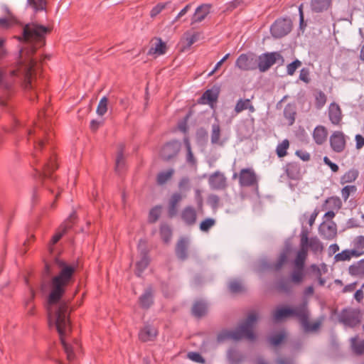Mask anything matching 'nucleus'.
Wrapping results in <instances>:
<instances>
[{
	"instance_id": "1",
	"label": "nucleus",
	"mask_w": 364,
	"mask_h": 364,
	"mask_svg": "<svg viewBox=\"0 0 364 364\" xmlns=\"http://www.w3.org/2000/svg\"><path fill=\"white\" fill-rule=\"evenodd\" d=\"M48 28L36 23L25 25L22 37L18 39L23 41V46L14 57V62L9 66L0 67V106L6 107L7 100L15 92L14 84L18 82L24 89L33 87V68L36 60L33 58L36 50L44 44Z\"/></svg>"
},
{
	"instance_id": "2",
	"label": "nucleus",
	"mask_w": 364,
	"mask_h": 364,
	"mask_svg": "<svg viewBox=\"0 0 364 364\" xmlns=\"http://www.w3.org/2000/svg\"><path fill=\"white\" fill-rule=\"evenodd\" d=\"M273 316L276 321H282L288 317L297 318L305 332L316 331L320 326L319 322H315L311 324L310 323L309 320L311 317V311L306 300L302 301L296 307H278L274 311Z\"/></svg>"
},
{
	"instance_id": "3",
	"label": "nucleus",
	"mask_w": 364,
	"mask_h": 364,
	"mask_svg": "<svg viewBox=\"0 0 364 364\" xmlns=\"http://www.w3.org/2000/svg\"><path fill=\"white\" fill-rule=\"evenodd\" d=\"M56 262L60 267V271L50 281V292L48 297L49 304H55L61 299L65 292L66 286L72 280L75 272L74 265L68 264L60 259H56Z\"/></svg>"
},
{
	"instance_id": "4",
	"label": "nucleus",
	"mask_w": 364,
	"mask_h": 364,
	"mask_svg": "<svg viewBox=\"0 0 364 364\" xmlns=\"http://www.w3.org/2000/svg\"><path fill=\"white\" fill-rule=\"evenodd\" d=\"M55 327L60 336V338L67 354L68 358L71 360L74 358L73 347L65 342L64 336L68 331L70 330L68 307L66 304H60L55 312Z\"/></svg>"
},
{
	"instance_id": "5",
	"label": "nucleus",
	"mask_w": 364,
	"mask_h": 364,
	"mask_svg": "<svg viewBox=\"0 0 364 364\" xmlns=\"http://www.w3.org/2000/svg\"><path fill=\"white\" fill-rule=\"evenodd\" d=\"M257 315L256 314H250L247 319L241 323L236 330H223L218 334L217 340L218 342H223L228 339L239 340L242 336L248 339L255 338V334L253 331V323L257 321Z\"/></svg>"
},
{
	"instance_id": "6",
	"label": "nucleus",
	"mask_w": 364,
	"mask_h": 364,
	"mask_svg": "<svg viewBox=\"0 0 364 364\" xmlns=\"http://www.w3.org/2000/svg\"><path fill=\"white\" fill-rule=\"evenodd\" d=\"M338 320L346 327L355 328L361 321L360 312L355 309H344L341 311Z\"/></svg>"
},
{
	"instance_id": "7",
	"label": "nucleus",
	"mask_w": 364,
	"mask_h": 364,
	"mask_svg": "<svg viewBox=\"0 0 364 364\" xmlns=\"http://www.w3.org/2000/svg\"><path fill=\"white\" fill-rule=\"evenodd\" d=\"M279 60L282 63L284 61L283 56L278 51L264 53L257 58V68L260 72H265Z\"/></svg>"
},
{
	"instance_id": "8",
	"label": "nucleus",
	"mask_w": 364,
	"mask_h": 364,
	"mask_svg": "<svg viewBox=\"0 0 364 364\" xmlns=\"http://www.w3.org/2000/svg\"><path fill=\"white\" fill-rule=\"evenodd\" d=\"M44 159L41 163L40 167L35 168L37 174L42 178H50L54 180L50 175V172L57 168V165L54 157L49 155L48 153H43Z\"/></svg>"
},
{
	"instance_id": "9",
	"label": "nucleus",
	"mask_w": 364,
	"mask_h": 364,
	"mask_svg": "<svg viewBox=\"0 0 364 364\" xmlns=\"http://www.w3.org/2000/svg\"><path fill=\"white\" fill-rule=\"evenodd\" d=\"M239 184L241 187H254L258 191V178L252 168H242L240 171Z\"/></svg>"
},
{
	"instance_id": "10",
	"label": "nucleus",
	"mask_w": 364,
	"mask_h": 364,
	"mask_svg": "<svg viewBox=\"0 0 364 364\" xmlns=\"http://www.w3.org/2000/svg\"><path fill=\"white\" fill-rule=\"evenodd\" d=\"M291 30V22L287 18H278L270 27V33L274 38H280L287 36Z\"/></svg>"
},
{
	"instance_id": "11",
	"label": "nucleus",
	"mask_w": 364,
	"mask_h": 364,
	"mask_svg": "<svg viewBox=\"0 0 364 364\" xmlns=\"http://www.w3.org/2000/svg\"><path fill=\"white\" fill-rule=\"evenodd\" d=\"M257 58L252 53H242L235 61V66L241 70H254L257 69Z\"/></svg>"
},
{
	"instance_id": "12",
	"label": "nucleus",
	"mask_w": 364,
	"mask_h": 364,
	"mask_svg": "<svg viewBox=\"0 0 364 364\" xmlns=\"http://www.w3.org/2000/svg\"><path fill=\"white\" fill-rule=\"evenodd\" d=\"M181 146V142L178 140L167 142L161 149V158L166 161L175 158L180 151Z\"/></svg>"
},
{
	"instance_id": "13",
	"label": "nucleus",
	"mask_w": 364,
	"mask_h": 364,
	"mask_svg": "<svg viewBox=\"0 0 364 364\" xmlns=\"http://www.w3.org/2000/svg\"><path fill=\"white\" fill-rule=\"evenodd\" d=\"M329 142L330 146L334 152L341 153L346 148V136L341 131H335L331 135Z\"/></svg>"
},
{
	"instance_id": "14",
	"label": "nucleus",
	"mask_w": 364,
	"mask_h": 364,
	"mask_svg": "<svg viewBox=\"0 0 364 364\" xmlns=\"http://www.w3.org/2000/svg\"><path fill=\"white\" fill-rule=\"evenodd\" d=\"M157 335V329L149 322H146L139 331V338L142 342L153 341Z\"/></svg>"
},
{
	"instance_id": "15",
	"label": "nucleus",
	"mask_w": 364,
	"mask_h": 364,
	"mask_svg": "<svg viewBox=\"0 0 364 364\" xmlns=\"http://www.w3.org/2000/svg\"><path fill=\"white\" fill-rule=\"evenodd\" d=\"M182 222L187 226H193L197 221V211L192 205L185 206L180 214Z\"/></svg>"
},
{
	"instance_id": "16",
	"label": "nucleus",
	"mask_w": 364,
	"mask_h": 364,
	"mask_svg": "<svg viewBox=\"0 0 364 364\" xmlns=\"http://www.w3.org/2000/svg\"><path fill=\"white\" fill-rule=\"evenodd\" d=\"M211 8L210 4H203L198 6L192 16L191 24L193 25L203 21L210 13Z\"/></svg>"
},
{
	"instance_id": "17",
	"label": "nucleus",
	"mask_w": 364,
	"mask_h": 364,
	"mask_svg": "<svg viewBox=\"0 0 364 364\" xmlns=\"http://www.w3.org/2000/svg\"><path fill=\"white\" fill-rule=\"evenodd\" d=\"M283 170L290 180L297 181L301 178V167L298 162L291 161L283 166Z\"/></svg>"
},
{
	"instance_id": "18",
	"label": "nucleus",
	"mask_w": 364,
	"mask_h": 364,
	"mask_svg": "<svg viewBox=\"0 0 364 364\" xmlns=\"http://www.w3.org/2000/svg\"><path fill=\"white\" fill-rule=\"evenodd\" d=\"M183 200V196L178 192L173 193L168 200V215L170 218L176 217L178 212V203Z\"/></svg>"
},
{
	"instance_id": "19",
	"label": "nucleus",
	"mask_w": 364,
	"mask_h": 364,
	"mask_svg": "<svg viewBox=\"0 0 364 364\" xmlns=\"http://www.w3.org/2000/svg\"><path fill=\"white\" fill-rule=\"evenodd\" d=\"M328 119L333 125H339L342 120V112L339 105L331 102L328 109Z\"/></svg>"
},
{
	"instance_id": "20",
	"label": "nucleus",
	"mask_w": 364,
	"mask_h": 364,
	"mask_svg": "<svg viewBox=\"0 0 364 364\" xmlns=\"http://www.w3.org/2000/svg\"><path fill=\"white\" fill-rule=\"evenodd\" d=\"M209 183L212 189L221 190L225 188L226 178L223 173L215 171L209 178Z\"/></svg>"
},
{
	"instance_id": "21",
	"label": "nucleus",
	"mask_w": 364,
	"mask_h": 364,
	"mask_svg": "<svg viewBox=\"0 0 364 364\" xmlns=\"http://www.w3.org/2000/svg\"><path fill=\"white\" fill-rule=\"evenodd\" d=\"M141 259L136 263L135 274L138 277H141L144 271L147 268L150 263V258L146 249L141 250Z\"/></svg>"
},
{
	"instance_id": "22",
	"label": "nucleus",
	"mask_w": 364,
	"mask_h": 364,
	"mask_svg": "<svg viewBox=\"0 0 364 364\" xmlns=\"http://www.w3.org/2000/svg\"><path fill=\"white\" fill-rule=\"evenodd\" d=\"M139 301L140 306L144 309H149L154 304V292L151 287L145 289L139 296Z\"/></svg>"
},
{
	"instance_id": "23",
	"label": "nucleus",
	"mask_w": 364,
	"mask_h": 364,
	"mask_svg": "<svg viewBox=\"0 0 364 364\" xmlns=\"http://www.w3.org/2000/svg\"><path fill=\"white\" fill-rule=\"evenodd\" d=\"M320 234L323 238L331 240L334 238L337 234V228L335 223L330 224L323 223L319 228Z\"/></svg>"
},
{
	"instance_id": "24",
	"label": "nucleus",
	"mask_w": 364,
	"mask_h": 364,
	"mask_svg": "<svg viewBox=\"0 0 364 364\" xmlns=\"http://www.w3.org/2000/svg\"><path fill=\"white\" fill-rule=\"evenodd\" d=\"M328 136L326 128L322 125L316 126L313 132L312 137L314 142L318 145H321L326 142Z\"/></svg>"
},
{
	"instance_id": "25",
	"label": "nucleus",
	"mask_w": 364,
	"mask_h": 364,
	"mask_svg": "<svg viewBox=\"0 0 364 364\" xmlns=\"http://www.w3.org/2000/svg\"><path fill=\"white\" fill-rule=\"evenodd\" d=\"M191 311L192 314L198 318L205 316L208 312L207 302L202 299L196 301L193 305Z\"/></svg>"
},
{
	"instance_id": "26",
	"label": "nucleus",
	"mask_w": 364,
	"mask_h": 364,
	"mask_svg": "<svg viewBox=\"0 0 364 364\" xmlns=\"http://www.w3.org/2000/svg\"><path fill=\"white\" fill-rule=\"evenodd\" d=\"M124 145L123 144H120L118 146V151L115 159V171L119 174L126 167V160L124 155Z\"/></svg>"
},
{
	"instance_id": "27",
	"label": "nucleus",
	"mask_w": 364,
	"mask_h": 364,
	"mask_svg": "<svg viewBox=\"0 0 364 364\" xmlns=\"http://www.w3.org/2000/svg\"><path fill=\"white\" fill-rule=\"evenodd\" d=\"M210 141L212 144H216L223 146L226 142V139H220V127L218 122H215L211 126Z\"/></svg>"
},
{
	"instance_id": "28",
	"label": "nucleus",
	"mask_w": 364,
	"mask_h": 364,
	"mask_svg": "<svg viewBox=\"0 0 364 364\" xmlns=\"http://www.w3.org/2000/svg\"><path fill=\"white\" fill-rule=\"evenodd\" d=\"M188 246V240L186 238H181L177 242L176 247V254L180 259L185 260L187 258Z\"/></svg>"
},
{
	"instance_id": "29",
	"label": "nucleus",
	"mask_w": 364,
	"mask_h": 364,
	"mask_svg": "<svg viewBox=\"0 0 364 364\" xmlns=\"http://www.w3.org/2000/svg\"><path fill=\"white\" fill-rule=\"evenodd\" d=\"M331 0H311L310 3L312 11L321 13L326 11L331 6Z\"/></svg>"
},
{
	"instance_id": "30",
	"label": "nucleus",
	"mask_w": 364,
	"mask_h": 364,
	"mask_svg": "<svg viewBox=\"0 0 364 364\" xmlns=\"http://www.w3.org/2000/svg\"><path fill=\"white\" fill-rule=\"evenodd\" d=\"M284 117L287 120L289 125H292L295 122L296 114V105L294 103H288L283 110Z\"/></svg>"
},
{
	"instance_id": "31",
	"label": "nucleus",
	"mask_w": 364,
	"mask_h": 364,
	"mask_svg": "<svg viewBox=\"0 0 364 364\" xmlns=\"http://www.w3.org/2000/svg\"><path fill=\"white\" fill-rule=\"evenodd\" d=\"M26 7L31 8L34 14L46 11V0H27Z\"/></svg>"
},
{
	"instance_id": "32",
	"label": "nucleus",
	"mask_w": 364,
	"mask_h": 364,
	"mask_svg": "<svg viewBox=\"0 0 364 364\" xmlns=\"http://www.w3.org/2000/svg\"><path fill=\"white\" fill-rule=\"evenodd\" d=\"M348 273L351 276L364 277V258L350 265Z\"/></svg>"
},
{
	"instance_id": "33",
	"label": "nucleus",
	"mask_w": 364,
	"mask_h": 364,
	"mask_svg": "<svg viewBox=\"0 0 364 364\" xmlns=\"http://www.w3.org/2000/svg\"><path fill=\"white\" fill-rule=\"evenodd\" d=\"M359 176V171L356 168H350L346 171L340 179L341 184H346L354 182Z\"/></svg>"
},
{
	"instance_id": "34",
	"label": "nucleus",
	"mask_w": 364,
	"mask_h": 364,
	"mask_svg": "<svg viewBox=\"0 0 364 364\" xmlns=\"http://www.w3.org/2000/svg\"><path fill=\"white\" fill-rule=\"evenodd\" d=\"M160 235L164 243H168L172 237V229L167 223H162L160 226Z\"/></svg>"
},
{
	"instance_id": "35",
	"label": "nucleus",
	"mask_w": 364,
	"mask_h": 364,
	"mask_svg": "<svg viewBox=\"0 0 364 364\" xmlns=\"http://www.w3.org/2000/svg\"><path fill=\"white\" fill-rule=\"evenodd\" d=\"M351 348L357 355L364 353V340L358 341V336L350 338Z\"/></svg>"
},
{
	"instance_id": "36",
	"label": "nucleus",
	"mask_w": 364,
	"mask_h": 364,
	"mask_svg": "<svg viewBox=\"0 0 364 364\" xmlns=\"http://www.w3.org/2000/svg\"><path fill=\"white\" fill-rule=\"evenodd\" d=\"M289 146V141L287 139L279 143L276 147V154L279 158H282L287 154V149Z\"/></svg>"
},
{
	"instance_id": "37",
	"label": "nucleus",
	"mask_w": 364,
	"mask_h": 364,
	"mask_svg": "<svg viewBox=\"0 0 364 364\" xmlns=\"http://www.w3.org/2000/svg\"><path fill=\"white\" fill-rule=\"evenodd\" d=\"M286 337V333L284 330L273 333L269 338L270 343L274 346H279Z\"/></svg>"
},
{
	"instance_id": "38",
	"label": "nucleus",
	"mask_w": 364,
	"mask_h": 364,
	"mask_svg": "<svg viewBox=\"0 0 364 364\" xmlns=\"http://www.w3.org/2000/svg\"><path fill=\"white\" fill-rule=\"evenodd\" d=\"M162 206L160 205H156L153 207L149 213V217H148V221L149 223H156L160 215H161V210Z\"/></svg>"
},
{
	"instance_id": "39",
	"label": "nucleus",
	"mask_w": 364,
	"mask_h": 364,
	"mask_svg": "<svg viewBox=\"0 0 364 364\" xmlns=\"http://www.w3.org/2000/svg\"><path fill=\"white\" fill-rule=\"evenodd\" d=\"M245 6L244 0H232L225 4L224 11L230 12L236 9H241Z\"/></svg>"
},
{
	"instance_id": "40",
	"label": "nucleus",
	"mask_w": 364,
	"mask_h": 364,
	"mask_svg": "<svg viewBox=\"0 0 364 364\" xmlns=\"http://www.w3.org/2000/svg\"><path fill=\"white\" fill-rule=\"evenodd\" d=\"M173 173L174 170L173 168L159 172L157 175V183L160 185L165 184Z\"/></svg>"
},
{
	"instance_id": "41",
	"label": "nucleus",
	"mask_w": 364,
	"mask_h": 364,
	"mask_svg": "<svg viewBox=\"0 0 364 364\" xmlns=\"http://www.w3.org/2000/svg\"><path fill=\"white\" fill-rule=\"evenodd\" d=\"M34 152L33 157L36 162L39 161L40 154L42 153L46 141L43 139H38L34 141Z\"/></svg>"
},
{
	"instance_id": "42",
	"label": "nucleus",
	"mask_w": 364,
	"mask_h": 364,
	"mask_svg": "<svg viewBox=\"0 0 364 364\" xmlns=\"http://www.w3.org/2000/svg\"><path fill=\"white\" fill-rule=\"evenodd\" d=\"M309 247L314 253L321 252L323 249V244L316 237H312L309 239Z\"/></svg>"
},
{
	"instance_id": "43",
	"label": "nucleus",
	"mask_w": 364,
	"mask_h": 364,
	"mask_svg": "<svg viewBox=\"0 0 364 364\" xmlns=\"http://www.w3.org/2000/svg\"><path fill=\"white\" fill-rule=\"evenodd\" d=\"M305 277L304 269L295 268L291 273V280L295 284H300Z\"/></svg>"
},
{
	"instance_id": "44",
	"label": "nucleus",
	"mask_w": 364,
	"mask_h": 364,
	"mask_svg": "<svg viewBox=\"0 0 364 364\" xmlns=\"http://www.w3.org/2000/svg\"><path fill=\"white\" fill-rule=\"evenodd\" d=\"M227 358L232 364L238 363L241 361V356L235 348H230L227 352Z\"/></svg>"
},
{
	"instance_id": "45",
	"label": "nucleus",
	"mask_w": 364,
	"mask_h": 364,
	"mask_svg": "<svg viewBox=\"0 0 364 364\" xmlns=\"http://www.w3.org/2000/svg\"><path fill=\"white\" fill-rule=\"evenodd\" d=\"M166 43L164 42L161 38L157 39V43H156V46L154 48H151L149 53H157L158 55H162L164 54L166 52Z\"/></svg>"
},
{
	"instance_id": "46",
	"label": "nucleus",
	"mask_w": 364,
	"mask_h": 364,
	"mask_svg": "<svg viewBox=\"0 0 364 364\" xmlns=\"http://www.w3.org/2000/svg\"><path fill=\"white\" fill-rule=\"evenodd\" d=\"M357 187L355 185H347L341 189V196L344 201H346L351 193H355Z\"/></svg>"
},
{
	"instance_id": "47",
	"label": "nucleus",
	"mask_w": 364,
	"mask_h": 364,
	"mask_svg": "<svg viewBox=\"0 0 364 364\" xmlns=\"http://www.w3.org/2000/svg\"><path fill=\"white\" fill-rule=\"evenodd\" d=\"M218 97V92L208 89L203 94L201 99L205 100L208 103L216 101Z\"/></svg>"
},
{
	"instance_id": "48",
	"label": "nucleus",
	"mask_w": 364,
	"mask_h": 364,
	"mask_svg": "<svg viewBox=\"0 0 364 364\" xmlns=\"http://www.w3.org/2000/svg\"><path fill=\"white\" fill-rule=\"evenodd\" d=\"M326 102V96L322 91H318L315 95V105L316 109H321Z\"/></svg>"
},
{
	"instance_id": "49",
	"label": "nucleus",
	"mask_w": 364,
	"mask_h": 364,
	"mask_svg": "<svg viewBox=\"0 0 364 364\" xmlns=\"http://www.w3.org/2000/svg\"><path fill=\"white\" fill-rule=\"evenodd\" d=\"M107 98L105 96H103L97 105L96 112L99 116H103L107 111Z\"/></svg>"
},
{
	"instance_id": "50",
	"label": "nucleus",
	"mask_w": 364,
	"mask_h": 364,
	"mask_svg": "<svg viewBox=\"0 0 364 364\" xmlns=\"http://www.w3.org/2000/svg\"><path fill=\"white\" fill-rule=\"evenodd\" d=\"M216 221L214 218H207L202 220L200 223V230L202 232H208L213 226L215 225Z\"/></svg>"
},
{
	"instance_id": "51",
	"label": "nucleus",
	"mask_w": 364,
	"mask_h": 364,
	"mask_svg": "<svg viewBox=\"0 0 364 364\" xmlns=\"http://www.w3.org/2000/svg\"><path fill=\"white\" fill-rule=\"evenodd\" d=\"M277 287L279 290L285 292L287 294H290L292 292V287L290 284L289 282L284 279H281L277 283Z\"/></svg>"
},
{
	"instance_id": "52",
	"label": "nucleus",
	"mask_w": 364,
	"mask_h": 364,
	"mask_svg": "<svg viewBox=\"0 0 364 364\" xmlns=\"http://www.w3.org/2000/svg\"><path fill=\"white\" fill-rule=\"evenodd\" d=\"M250 99H239L235 106V112L238 114L243 110L247 109V106L250 103Z\"/></svg>"
},
{
	"instance_id": "53",
	"label": "nucleus",
	"mask_w": 364,
	"mask_h": 364,
	"mask_svg": "<svg viewBox=\"0 0 364 364\" xmlns=\"http://www.w3.org/2000/svg\"><path fill=\"white\" fill-rule=\"evenodd\" d=\"M306 252L304 251H299L297 254V257L295 259V267L299 269H304V260L306 259Z\"/></svg>"
},
{
	"instance_id": "54",
	"label": "nucleus",
	"mask_w": 364,
	"mask_h": 364,
	"mask_svg": "<svg viewBox=\"0 0 364 364\" xmlns=\"http://www.w3.org/2000/svg\"><path fill=\"white\" fill-rule=\"evenodd\" d=\"M228 288L232 293L236 294L242 291L243 287L240 281L234 279L230 282Z\"/></svg>"
},
{
	"instance_id": "55",
	"label": "nucleus",
	"mask_w": 364,
	"mask_h": 364,
	"mask_svg": "<svg viewBox=\"0 0 364 364\" xmlns=\"http://www.w3.org/2000/svg\"><path fill=\"white\" fill-rule=\"evenodd\" d=\"M301 62L299 59H295L287 66V74L288 75H293L296 70L300 67Z\"/></svg>"
},
{
	"instance_id": "56",
	"label": "nucleus",
	"mask_w": 364,
	"mask_h": 364,
	"mask_svg": "<svg viewBox=\"0 0 364 364\" xmlns=\"http://www.w3.org/2000/svg\"><path fill=\"white\" fill-rule=\"evenodd\" d=\"M70 228V226H67V225H62L61 227H60L61 230H60L59 232L55 233L52 237L51 243L53 245L57 243L60 240V238L64 235V234L66 232L68 228Z\"/></svg>"
},
{
	"instance_id": "57",
	"label": "nucleus",
	"mask_w": 364,
	"mask_h": 364,
	"mask_svg": "<svg viewBox=\"0 0 364 364\" xmlns=\"http://www.w3.org/2000/svg\"><path fill=\"white\" fill-rule=\"evenodd\" d=\"M207 202L212 209L216 210L219 205L220 198L215 194H210L208 197Z\"/></svg>"
},
{
	"instance_id": "58",
	"label": "nucleus",
	"mask_w": 364,
	"mask_h": 364,
	"mask_svg": "<svg viewBox=\"0 0 364 364\" xmlns=\"http://www.w3.org/2000/svg\"><path fill=\"white\" fill-rule=\"evenodd\" d=\"M287 251L284 250L282 252H281L277 262L274 264V265H273L274 268L276 270L280 269L281 267H282V265L287 261Z\"/></svg>"
},
{
	"instance_id": "59",
	"label": "nucleus",
	"mask_w": 364,
	"mask_h": 364,
	"mask_svg": "<svg viewBox=\"0 0 364 364\" xmlns=\"http://www.w3.org/2000/svg\"><path fill=\"white\" fill-rule=\"evenodd\" d=\"M350 250L346 249L342 250L341 252L337 253L334 256V260L338 261H346L350 259Z\"/></svg>"
},
{
	"instance_id": "60",
	"label": "nucleus",
	"mask_w": 364,
	"mask_h": 364,
	"mask_svg": "<svg viewBox=\"0 0 364 364\" xmlns=\"http://www.w3.org/2000/svg\"><path fill=\"white\" fill-rule=\"evenodd\" d=\"M187 357L198 363H204L205 359L198 352H189L187 355Z\"/></svg>"
},
{
	"instance_id": "61",
	"label": "nucleus",
	"mask_w": 364,
	"mask_h": 364,
	"mask_svg": "<svg viewBox=\"0 0 364 364\" xmlns=\"http://www.w3.org/2000/svg\"><path fill=\"white\" fill-rule=\"evenodd\" d=\"M168 4V2L166 3H160L156 4L155 6H154L151 11H150V16L151 18L156 17L161 12V11L166 7V6Z\"/></svg>"
},
{
	"instance_id": "62",
	"label": "nucleus",
	"mask_w": 364,
	"mask_h": 364,
	"mask_svg": "<svg viewBox=\"0 0 364 364\" xmlns=\"http://www.w3.org/2000/svg\"><path fill=\"white\" fill-rule=\"evenodd\" d=\"M311 267L316 274L318 285L323 286L326 283V279L321 277V272L319 267L315 264H312Z\"/></svg>"
},
{
	"instance_id": "63",
	"label": "nucleus",
	"mask_w": 364,
	"mask_h": 364,
	"mask_svg": "<svg viewBox=\"0 0 364 364\" xmlns=\"http://www.w3.org/2000/svg\"><path fill=\"white\" fill-rule=\"evenodd\" d=\"M309 239L308 237L307 232L302 231L301 233V251H306V248L309 246Z\"/></svg>"
},
{
	"instance_id": "64",
	"label": "nucleus",
	"mask_w": 364,
	"mask_h": 364,
	"mask_svg": "<svg viewBox=\"0 0 364 364\" xmlns=\"http://www.w3.org/2000/svg\"><path fill=\"white\" fill-rule=\"evenodd\" d=\"M299 80L304 82L308 83L310 81L309 78V70L306 68H303L300 70V74L299 77Z\"/></svg>"
}]
</instances>
